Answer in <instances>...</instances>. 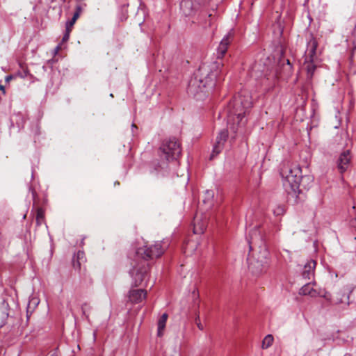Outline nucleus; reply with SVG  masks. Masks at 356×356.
<instances>
[{
    "label": "nucleus",
    "instance_id": "obj_1",
    "mask_svg": "<svg viewBox=\"0 0 356 356\" xmlns=\"http://www.w3.org/2000/svg\"><path fill=\"white\" fill-rule=\"evenodd\" d=\"M169 245L170 242L166 239L156 241L154 244L147 245L137 250L132 268L129 270L133 286H138L142 285L143 282H146L149 270L147 261L160 257Z\"/></svg>",
    "mask_w": 356,
    "mask_h": 356
},
{
    "label": "nucleus",
    "instance_id": "obj_2",
    "mask_svg": "<svg viewBox=\"0 0 356 356\" xmlns=\"http://www.w3.org/2000/svg\"><path fill=\"white\" fill-rule=\"evenodd\" d=\"M222 67L223 64L218 61L201 65L188 82V95L197 100L204 99L215 87Z\"/></svg>",
    "mask_w": 356,
    "mask_h": 356
},
{
    "label": "nucleus",
    "instance_id": "obj_3",
    "mask_svg": "<svg viewBox=\"0 0 356 356\" xmlns=\"http://www.w3.org/2000/svg\"><path fill=\"white\" fill-rule=\"evenodd\" d=\"M280 174L286 193L287 202L293 205L303 202L305 195L300 189V181L304 178L301 168L289 161H283L280 165Z\"/></svg>",
    "mask_w": 356,
    "mask_h": 356
},
{
    "label": "nucleus",
    "instance_id": "obj_4",
    "mask_svg": "<svg viewBox=\"0 0 356 356\" xmlns=\"http://www.w3.org/2000/svg\"><path fill=\"white\" fill-rule=\"evenodd\" d=\"M252 103L249 95L238 93L235 95L232 101L228 104L227 108L225 112L229 121L232 120L238 124L243 123V119L252 107Z\"/></svg>",
    "mask_w": 356,
    "mask_h": 356
},
{
    "label": "nucleus",
    "instance_id": "obj_5",
    "mask_svg": "<svg viewBox=\"0 0 356 356\" xmlns=\"http://www.w3.org/2000/svg\"><path fill=\"white\" fill-rule=\"evenodd\" d=\"M279 65H282V70L278 72L277 69L275 72L266 73L264 79L261 80L262 85L266 86V89L273 88L278 79L279 75L283 77H289L293 72V65L289 59H285L281 56L279 60Z\"/></svg>",
    "mask_w": 356,
    "mask_h": 356
},
{
    "label": "nucleus",
    "instance_id": "obj_6",
    "mask_svg": "<svg viewBox=\"0 0 356 356\" xmlns=\"http://www.w3.org/2000/svg\"><path fill=\"white\" fill-rule=\"evenodd\" d=\"M159 151L161 159H164L168 162L175 161V163L181 152L180 144L175 138L163 140Z\"/></svg>",
    "mask_w": 356,
    "mask_h": 356
},
{
    "label": "nucleus",
    "instance_id": "obj_7",
    "mask_svg": "<svg viewBox=\"0 0 356 356\" xmlns=\"http://www.w3.org/2000/svg\"><path fill=\"white\" fill-rule=\"evenodd\" d=\"M248 268L254 275H259L268 266V252L266 250L260 251L257 257H248Z\"/></svg>",
    "mask_w": 356,
    "mask_h": 356
},
{
    "label": "nucleus",
    "instance_id": "obj_8",
    "mask_svg": "<svg viewBox=\"0 0 356 356\" xmlns=\"http://www.w3.org/2000/svg\"><path fill=\"white\" fill-rule=\"evenodd\" d=\"M211 0H181L180 9L186 16L193 15L200 6L207 5Z\"/></svg>",
    "mask_w": 356,
    "mask_h": 356
},
{
    "label": "nucleus",
    "instance_id": "obj_9",
    "mask_svg": "<svg viewBox=\"0 0 356 356\" xmlns=\"http://www.w3.org/2000/svg\"><path fill=\"white\" fill-rule=\"evenodd\" d=\"M307 50H306V60L309 59L310 61L316 60V50L318 47V42L314 37L312 33H309L307 38Z\"/></svg>",
    "mask_w": 356,
    "mask_h": 356
},
{
    "label": "nucleus",
    "instance_id": "obj_10",
    "mask_svg": "<svg viewBox=\"0 0 356 356\" xmlns=\"http://www.w3.org/2000/svg\"><path fill=\"white\" fill-rule=\"evenodd\" d=\"M246 238L250 249L253 245L261 246L264 243V236L257 226L250 231Z\"/></svg>",
    "mask_w": 356,
    "mask_h": 356
},
{
    "label": "nucleus",
    "instance_id": "obj_11",
    "mask_svg": "<svg viewBox=\"0 0 356 356\" xmlns=\"http://www.w3.org/2000/svg\"><path fill=\"white\" fill-rule=\"evenodd\" d=\"M227 138H228L227 129H223L218 133V134L216 137V143L213 145V153L211 154V157H213L214 154L217 155L222 150L225 143L227 141Z\"/></svg>",
    "mask_w": 356,
    "mask_h": 356
},
{
    "label": "nucleus",
    "instance_id": "obj_12",
    "mask_svg": "<svg viewBox=\"0 0 356 356\" xmlns=\"http://www.w3.org/2000/svg\"><path fill=\"white\" fill-rule=\"evenodd\" d=\"M233 35L231 33H228L222 39L217 48V58L221 59L226 54L228 47L232 40Z\"/></svg>",
    "mask_w": 356,
    "mask_h": 356
},
{
    "label": "nucleus",
    "instance_id": "obj_13",
    "mask_svg": "<svg viewBox=\"0 0 356 356\" xmlns=\"http://www.w3.org/2000/svg\"><path fill=\"white\" fill-rule=\"evenodd\" d=\"M147 291L144 289H131L128 294V300L132 304L141 302L146 298Z\"/></svg>",
    "mask_w": 356,
    "mask_h": 356
},
{
    "label": "nucleus",
    "instance_id": "obj_14",
    "mask_svg": "<svg viewBox=\"0 0 356 356\" xmlns=\"http://www.w3.org/2000/svg\"><path fill=\"white\" fill-rule=\"evenodd\" d=\"M350 160L351 156L350 150H346L340 154L337 163L338 168L341 173H343L347 170L350 164Z\"/></svg>",
    "mask_w": 356,
    "mask_h": 356
},
{
    "label": "nucleus",
    "instance_id": "obj_15",
    "mask_svg": "<svg viewBox=\"0 0 356 356\" xmlns=\"http://www.w3.org/2000/svg\"><path fill=\"white\" fill-rule=\"evenodd\" d=\"M316 262L310 259L303 266L301 273L302 277L305 280H310L314 275V270L316 268Z\"/></svg>",
    "mask_w": 356,
    "mask_h": 356
},
{
    "label": "nucleus",
    "instance_id": "obj_16",
    "mask_svg": "<svg viewBox=\"0 0 356 356\" xmlns=\"http://www.w3.org/2000/svg\"><path fill=\"white\" fill-rule=\"evenodd\" d=\"M86 261V255L83 251L79 250L72 258V266L75 270H81V266Z\"/></svg>",
    "mask_w": 356,
    "mask_h": 356
},
{
    "label": "nucleus",
    "instance_id": "obj_17",
    "mask_svg": "<svg viewBox=\"0 0 356 356\" xmlns=\"http://www.w3.org/2000/svg\"><path fill=\"white\" fill-rule=\"evenodd\" d=\"M8 316V305L5 302L0 304V327H3L7 323Z\"/></svg>",
    "mask_w": 356,
    "mask_h": 356
},
{
    "label": "nucleus",
    "instance_id": "obj_18",
    "mask_svg": "<svg viewBox=\"0 0 356 356\" xmlns=\"http://www.w3.org/2000/svg\"><path fill=\"white\" fill-rule=\"evenodd\" d=\"M299 294L301 296H310L312 298L316 297L319 295L316 290L314 289L311 285V283L305 284L299 291Z\"/></svg>",
    "mask_w": 356,
    "mask_h": 356
},
{
    "label": "nucleus",
    "instance_id": "obj_19",
    "mask_svg": "<svg viewBox=\"0 0 356 356\" xmlns=\"http://www.w3.org/2000/svg\"><path fill=\"white\" fill-rule=\"evenodd\" d=\"M318 296H321L322 297H323L325 300H327L332 304H339V303L343 302V298L345 297L344 295L342 296L343 297H339V296H341L340 293H337L336 297H332L330 293H329L328 292H326V291L324 293L323 295L319 294Z\"/></svg>",
    "mask_w": 356,
    "mask_h": 356
},
{
    "label": "nucleus",
    "instance_id": "obj_20",
    "mask_svg": "<svg viewBox=\"0 0 356 356\" xmlns=\"http://www.w3.org/2000/svg\"><path fill=\"white\" fill-rule=\"evenodd\" d=\"M168 319V314H163L158 321V329H157V336L162 337L163 334V330L165 327L166 321Z\"/></svg>",
    "mask_w": 356,
    "mask_h": 356
},
{
    "label": "nucleus",
    "instance_id": "obj_21",
    "mask_svg": "<svg viewBox=\"0 0 356 356\" xmlns=\"http://www.w3.org/2000/svg\"><path fill=\"white\" fill-rule=\"evenodd\" d=\"M207 227V222H199L197 218H195L194 221V227H193V232L195 234H203Z\"/></svg>",
    "mask_w": 356,
    "mask_h": 356
},
{
    "label": "nucleus",
    "instance_id": "obj_22",
    "mask_svg": "<svg viewBox=\"0 0 356 356\" xmlns=\"http://www.w3.org/2000/svg\"><path fill=\"white\" fill-rule=\"evenodd\" d=\"M315 62H316V60L310 61L309 59H307V60L305 59V65H306L305 67H306V70H307V77L309 79L312 78L314 73L315 72V70L316 68Z\"/></svg>",
    "mask_w": 356,
    "mask_h": 356
},
{
    "label": "nucleus",
    "instance_id": "obj_23",
    "mask_svg": "<svg viewBox=\"0 0 356 356\" xmlns=\"http://www.w3.org/2000/svg\"><path fill=\"white\" fill-rule=\"evenodd\" d=\"M35 220L37 226H40L44 220V211L41 207L37 209Z\"/></svg>",
    "mask_w": 356,
    "mask_h": 356
},
{
    "label": "nucleus",
    "instance_id": "obj_24",
    "mask_svg": "<svg viewBox=\"0 0 356 356\" xmlns=\"http://www.w3.org/2000/svg\"><path fill=\"white\" fill-rule=\"evenodd\" d=\"M39 304V300L36 298H33L29 300L27 305V313L33 312L36 306Z\"/></svg>",
    "mask_w": 356,
    "mask_h": 356
},
{
    "label": "nucleus",
    "instance_id": "obj_25",
    "mask_svg": "<svg viewBox=\"0 0 356 356\" xmlns=\"http://www.w3.org/2000/svg\"><path fill=\"white\" fill-rule=\"evenodd\" d=\"M273 342V337L271 334H268L265 337L262 341V348H268L270 347Z\"/></svg>",
    "mask_w": 356,
    "mask_h": 356
},
{
    "label": "nucleus",
    "instance_id": "obj_26",
    "mask_svg": "<svg viewBox=\"0 0 356 356\" xmlns=\"http://www.w3.org/2000/svg\"><path fill=\"white\" fill-rule=\"evenodd\" d=\"M273 213L275 216L282 215L284 213V209L282 206H278L274 209Z\"/></svg>",
    "mask_w": 356,
    "mask_h": 356
},
{
    "label": "nucleus",
    "instance_id": "obj_27",
    "mask_svg": "<svg viewBox=\"0 0 356 356\" xmlns=\"http://www.w3.org/2000/svg\"><path fill=\"white\" fill-rule=\"evenodd\" d=\"M206 198L203 200L204 203H207L209 201L210 199L213 197V192L212 191H206Z\"/></svg>",
    "mask_w": 356,
    "mask_h": 356
},
{
    "label": "nucleus",
    "instance_id": "obj_28",
    "mask_svg": "<svg viewBox=\"0 0 356 356\" xmlns=\"http://www.w3.org/2000/svg\"><path fill=\"white\" fill-rule=\"evenodd\" d=\"M195 324L197 325V327L200 330H203L204 329V326L200 322V316L197 315L195 318Z\"/></svg>",
    "mask_w": 356,
    "mask_h": 356
},
{
    "label": "nucleus",
    "instance_id": "obj_29",
    "mask_svg": "<svg viewBox=\"0 0 356 356\" xmlns=\"http://www.w3.org/2000/svg\"><path fill=\"white\" fill-rule=\"evenodd\" d=\"M167 167V164L165 162H163L162 163H159L158 167L155 168L156 170L159 171V168L161 170L164 169Z\"/></svg>",
    "mask_w": 356,
    "mask_h": 356
},
{
    "label": "nucleus",
    "instance_id": "obj_30",
    "mask_svg": "<svg viewBox=\"0 0 356 356\" xmlns=\"http://www.w3.org/2000/svg\"><path fill=\"white\" fill-rule=\"evenodd\" d=\"M75 22H76L75 20L71 19L70 20H69V21H67L66 22V26L70 27V28H72V26L74 24Z\"/></svg>",
    "mask_w": 356,
    "mask_h": 356
},
{
    "label": "nucleus",
    "instance_id": "obj_31",
    "mask_svg": "<svg viewBox=\"0 0 356 356\" xmlns=\"http://www.w3.org/2000/svg\"><path fill=\"white\" fill-rule=\"evenodd\" d=\"M69 38H70V35H68V33H65L62 40H63V42H66L69 40Z\"/></svg>",
    "mask_w": 356,
    "mask_h": 356
},
{
    "label": "nucleus",
    "instance_id": "obj_32",
    "mask_svg": "<svg viewBox=\"0 0 356 356\" xmlns=\"http://www.w3.org/2000/svg\"><path fill=\"white\" fill-rule=\"evenodd\" d=\"M81 11H82L81 6L79 5L76 6L75 13H78L79 15H80Z\"/></svg>",
    "mask_w": 356,
    "mask_h": 356
},
{
    "label": "nucleus",
    "instance_id": "obj_33",
    "mask_svg": "<svg viewBox=\"0 0 356 356\" xmlns=\"http://www.w3.org/2000/svg\"><path fill=\"white\" fill-rule=\"evenodd\" d=\"M79 15H79V13H75V12H74V13L73 17H72V19H74V20H75V21H76V19L79 18Z\"/></svg>",
    "mask_w": 356,
    "mask_h": 356
},
{
    "label": "nucleus",
    "instance_id": "obj_34",
    "mask_svg": "<svg viewBox=\"0 0 356 356\" xmlns=\"http://www.w3.org/2000/svg\"><path fill=\"white\" fill-rule=\"evenodd\" d=\"M71 31H72V28H70V27L65 26V33H68V35H70V34Z\"/></svg>",
    "mask_w": 356,
    "mask_h": 356
},
{
    "label": "nucleus",
    "instance_id": "obj_35",
    "mask_svg": "<svg viewBox=\"0 0 356 356\" xmlns=\"http://www.w3.org/2000/svg\"><path fill=\"white\" fill-rule=\"evenodd\" d=\"M0 90L3 91V93L5 94V88L3 86H0Z\"/></svg>",
    "mask_w": 356,
    "mask_h": 356
},
{
    "label": "nucleus",
    "instance_id": "obj_36",
    "mask_svg": "<svg viewBox=\"0 0 356 356\" xmlns=\"http://www.w3.org/2000/svg\"><path fill=\"white\" fill-rule=\"evenodd\" d=\"M352 22H353V25L354 26V31H355L356 29V20H353Z\"/></svg>",
    "mask_w": 356,
    "mask_h": 356
},
{
    "label": "nucleus",
    "instance_id": "obj_37",
    "mask_svg": "<svg viewBox=\"0 0 356 356\" xmlns=\"http://www.w3.org/2000/svg\"><path fill=\"white\" fill-rule=\"evenodd\" d=\"M86 306H87V304H86H86H84V305L82 306V310H83V314H85V309H84V307H86Z\"/></svg>",
    "mask_w": 356,
    "mask_h": 356
},
{
    "label": "nucleus",
    "instance_id": "obj_38",
    "mask_svg": "<svg viewBox=\"0 0 356 356\" xmlns=\"http://www.w3.org/2000/svg\"><path fill=\"white\" fill-rule=\"evenodd\" d=\"M12 79V76H6V81H9L10 79Z\"/></svg>",
    "mask_w": 356,
    "mask_h": 356
},
{
    "label": "nucleus",
    "instance_id": "obj_39",
    "mask_svg": "<svg viewBox=\"0 0 356 356\" xmlns=\"http://www.w3.org/2000/svg\"><path fill=\"white\" fill-rule=\"evenodd\" d=\"M27 74H28V72L25 71V72H24V76H23V77L26 76L27 75Z\"/></svg>",
    "mask_w": 356,
    "mask_h": 356
},
{
    "label": "nucleus",
    "instance_id": "obj_40",
    "mask_svg": "<svg viewBox=\"0 0 356 356\" xmlns=\"http://www.w3.org/2000/svg\"><path fill=\"white\" fill-rule=\"evenodd\" d=\"M212 16V14L209 15V17H211Z\"/></svg>",
    "mask_w": 356,
    "mask_h": 356
},
{
    "label": "nucleus",
    "instance_id": "obj_41",
    "mask_svg": "<svg viewBox=\"0 0 356 356\" xmlns=\"http://www.w3.org/2000/svg\"><path fill=\"white\" fill-rule=\"evenodd\" d=\"M306 178H307V179H310V177H306Z\"/></svg>",
    "mask_w": 356,
    "mask_h": 356
},
{
    "label": "nucleus",
    "instance_id": "obj_42",
    "mask_svg": "<svg viewBox=\"0 0 356 356\" xmlns=\"http://www.w3.org/2000/svg\"><path fill=\"white\" fill-rule=\"evenodd\" d=\"M72 356H74V355H72Z\"/></svg>",
    "mask_w": 356,
    "mask_h": 356
}]
</instances>
